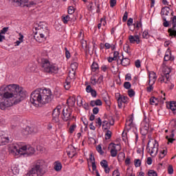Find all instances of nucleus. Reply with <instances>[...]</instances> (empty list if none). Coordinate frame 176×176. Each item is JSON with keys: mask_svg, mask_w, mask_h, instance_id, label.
<instances>
[{"mask_svg": "<svg viewBox=\"0 0 176 176\" xmlns=\"http://www.w3.org/2000/svg\"><path fill=\"white\" fill-rule=\"evenodd\" d=\"M26 94L23 87L16 84L2 86L0 88V96L2 98L0 102V109L5 111L10 107L20 104L26 97Z\"/></svg>", "mask_w": 176, "mask_h": 176, "instance_id": "nucleus-1", "label": "nucleus"}, {"mask_svg": "<svg viewBox=\"0 0 176 176\" xmlns=\"http://www.w3.org/2000/svg\"><path fill=\"white\" fill-rule=\"evenodd\" d=\"M53 97V94L50 89L38 88L32 92L30 95V102L34 107H39V104L45 105V104L52 102Z\"/></svg>", "mask_w": 176, "mask_h": 176, "instance_id": "nucleus-2", "label": "nucleus"}, {"mask_svg": "<svg viewBox=\"0 0 176 176\" xmlns=\"http://www.w3.org/2000/svg\"><path fill=\"white\" fill-rule=\"evenodd\" d=\"M9 152L13 156L22 155L23 156L27 157L34 155L35 153V148L30 145L21 146L20 144L14 143L10 145Z\"/></svg>", "mask_w": 176, "mask_h": 176, "instance_id": "nucleus-3", "label": "nucleus"}, {"mask_svg": "<svg viewBox=\"0 0 176 176\" xmlns=\"http://www.w3.org/2000/svg\"><path fill=\"white\" fill-rule=\"evenodd\" d=\"M47 171V164L45 160H37L29 171V176H43Z\"/></svg>", "mask_w": 176, "mask_h": 176, "instance_id": "nucleus-4", "label": "nucleus"}, {"mask_svg": "<svg viewBox=\"0 0 176 176\" xmlns=\"http://www.w3.org/2000/svg\"><path fill=\"white\" fill-rule=\"evenodd\" d=\"M41 66L44 72L47 74H58V67L54 64H50V61L46 58L41 59Z\"/></svg>", "mask_w": 176, "mask_h": 176, "instance_id": "nucleus-5", "label": "nucleus"}, {"mask_svg": "<svg viewBox=\"0 0 176 176\" xmlns=\"http://www.w3.org/2000/svg\"><path fill=\"white\" fill-rule=\"evenodd\" d=\"M75 116H72V109L70 108L63 109L62 110V119L64 122H71Z\"/></svg>", "mask_w": 176, "mask_h": 176, "instance_id": "nucleus-6", "label": "nucleus"}, {"mask_svg": "<svg viewBox=\"0 0 176 176\" xmlns=\"http://www.w3.org/2000/svg\"><path fill=\"white\" fill-rule=\"evenodd\" d=\"M146 151L148 153H150L151 156L155 157L156 155H157V152L159 151V143L155 140L153 143V146L149 147V142L148 143Z\"/></svg>", "mask_w": 176, "mask_h": 176, "instance_id": "nucleus-7", "label": "nucleus"}, {"mask_svg": "<svg viewBox=\"0 0 176 176\" xmlns=\"http://www.w3.org/2000/svg\"><path fill=\"white\" fill-rule=\"evenodd\" d=\"M61 106H57L52 112V120L55 123L60 122V115L61 114Z\"/></svg>", "mask_w": 176, "mask_h": 176, "instance_id": "nucleus-8", "label": "nucleus"}, {"mask_svg": "<svg viewBox=\"0 0 176 176\" xmlns=\"http://www.w3.org/2000/svg\"><path fill=\"white\" fill-rule=\"evenodd\" d=\"M12 2L14 3V5L15 6H21L22 8L24 7H30L32 5H34V2L31 1L30 3H28L29 0H10Z\"/></svg>", "mask_w": 176, "mask_h": 176, "instance_id": "nucleus-9", "label": "nucleus"}, {"mask_svg": "<svg viewBox=\"0 0 176 176\" xmlns=\"http://www.w3.org/2000/svg\"><path fill=\"white\" fill-rule=\"evenodd\" d=\"M149 131V120L144 119L141 124L140 133L142 135H146Z\"/></svg>", "mask_w": 176, "mask_h": 176, "instance_id": "nucleus-10", "label": "nucleus"}, {"mask_svg": "<svg viewBox=\"0 0 176 176\" xmlns=\"http://www.w3.org/2000/svg\"><path fill=\"white\" fill-rule=\"evenodd\" d=\"M47 35H49V30H46L45 33H43V32H36L34 38L36 42L41 43L43 39H45V36H47Z\"/></svg>", "mask_w": 176, "mask_h": 176, "instance_id": "nucleus-11", "label": "nucleus"}, {"mask_svg": "<svg viewBox=\"0 0 176 176\" xmlns=\"http://www.w3.org/2000/svg\"><path fill=\"white\" fill-rule=\"evenodd\" d=\"M116 146H120V145L115 143L109 144V148H111L110 153L112 157H116V156H118V149H116Z\"/></svg>", "mask_w": 176, "mask_h": 176, "instance_id": "nucleus-12", "label": "nucleus"}, {"mask_svg": "<svg viewBox=\"0 0 176 176\" xmlns=\"http://www.w3.org/2000/svg\"><path fill=\"white\" fill-rule=\"evenodd\" d=\"M76 100L78 107H82V105L84 109H86L87 111L89 110V103L85 102L83 104V99L82 97L78 96Z\"/></svg>", "mask_w": 176, "mask_h": 176, "instance_id": "nucleus-13", "label": "nucleus"}, {"mask_svg": "<svg viewBox=\"0 0 176 176\" xmlns=\"http://www.w3.org/2000/svg\"><path fill=\"white\" fill-rule=\"evenodd\" d=\"M129 41L130 43L134 44L137 43V45H140V42H141V40L140 39V36L138 35H130L129 36Z\"/></svg>", "mask_w": 176, "mask_h": 176, "instance_id": "nucleus-14", "label": "nucleus"}, {"mask_svg": "<svg viewBox=\"0 0 176 176\" xmlns=\"http://www.w3.org/2000/svg\"><path fill=\"white\" fill-rule=\"evenodd\" d=\"M10 139L9 137L5 135L0 136V146H3V145H8L10 142Z\"/></svg>", "mask_w": 176, "mask_h": 176, "instance_id": "nucleus-15", "label": "nucleus"}, {"mask_svg": "<svg viewBox=\"0 0 176 176\" xmlns=\"http://www.w3.org/2000/svg\"><path fill=\"white\" fill-rule=\"evenodd\" d=\"M117 96H118V107L120 108H122V102H126V101H127L128 98L126 96H120V94L119 93H117Z\"/></svg>", "mask_w": 176, "mask_h": 176, "instance_id": "nucleus-16", "label": "nucleus"}, {"mask_svg": "<svg viewBox=\"0 0 176 176\" xmlns=\"http://www.w3.org/2000/svg\"><path fill=\"white\" fill-rule=\"evenodd\" d=\"M119 60L120 61V64L122 65L123 67H127V65H130V59L128 58L122 57V59H120V56H118L117 63H119Z\"/></svg>", "mask_w": 176, "mask_h": 176, "instance_id": "nucleus-17", "label": "nucleus"}, {"mask_svg": "<svg viewBox=\"0 0 176 176\" xmlns=\"http://www.w3.org/2000/svg\"><path fill=\"white\" fill-rule=\"evenodd\" d=\"M162 71L164 74H166L165 78H166V80H170V74H171V69L167 65H165L164 66Z\"/></svg>", "mask_w": 176, "mask_h": 176, "instance_id": "nucleus-18", "label": "nucleus"}, {"mask_svg": "<svg viewBox=\"0 0 176 176\" xmlns=\"http://www.w3.org/2000/svg\"><path fill=\"white\" fill-rule=\"evenodd\" d=\"M25 131L26 134H35L38 131V128L36 126H28L25 129Z\"/></svg>", "mask_w": 176, "mask_h": 176, "instance_id": "nucleus-19", "label": "nucleus"}, {"mask_svg": "<svg viewBox=\"0 0 176 176\" xmlns=\"http://www.w3.org/2000/svg\"><path fill=\"white\" fill-rule=\"evenodd\" d=\"M162 17H166V16H168L170 14V8L168 7H164L161 10Z\"/></svg>", "mask_w": 176, "mask_h": 176, "instance_id": "nucleus-20", "label": "nucleus"}, {"mask_svg": "<svg viewBox=\"0 0 176 176\" xmlns=\"http://www.w3.org/2000/svg\"><path fill=\"white\" fill-rule=\"evenodd\" d=\"M67 153L69 157H71V159H72L73 157H75L77 155L75 147H72L71 151H67Z\"/></svg>", "mask_w": 176, "mask_h": 176, "instance_id": "nucleus-21", "label": "nucleus"}, {"mask_svg": "<svg viewBox=\"0 0 176 176\" xmlns=\"http://www.w3.org/2000/svg\"><path fill=\"white\" fill-rule=\"evenodd\" d=\"M174 56H171V52H166L164 61H174Z\"/></svg>", "mask_w": 176, "mask_h": 176, "instance_id": "nucleus-22", "label": "nucleus"}, {"mask_svg": "<svg viewBox=\"0 0 176 176\" xmlns=\"http://www.w3.org/2000/svg\"><path fill=\"white\" fill-rule=\"evenodd\" d=\"M54 168L55 171H61V168H63V164H61V162L56 161L54 163Z\"/></svg>", "mask_w": 176, "mask_h": 176, "instance_id": "nucleus-23", "label": "nucleus"}, {"mask_svg": "<svg viewBox=\"0 0 176 176\" xmlns=\"http://www.w3.org/2000/svg\"><path fill=\"white\" fill-rule=\"evenodd\" d=\"M156 74L153 72H151L149 74V80L153 82V85H155V82H156Z\"/></svg>", "mask_w": 176, "mask_h": 176, "instance_id": "nucleus-24", "label": "nucleus"}, {"mask_svg": "<svg viewBox=\"0 0 176 176\" xmlns=\"http://www.w3.org/2000/svg\"><path fill=\"white\" fill-rule=\"evenodd\" d=\"M76 102V99L75 98H69L67 100V103L69 104V107H74Z\"/></svg>", "mask_w": 176, "mask_h": 176, "instance_id": "nucleus-25", "label": "nucleus"}, {"mask_svg": "<svg viewBox=\"0 0 176 176\" xmlns=\"http://www.w3.org/2000/svg\"><path fill=\"white\" fill-rule=\"evenodd\" d=\"M102 127L103 130H109V129H111L110 124L107 120L102 122Z\"/></svg>", "mask_w": 176, "mask_h": 176, "instance_id": "nucleus-26", "label": "nucleus"}, {"mask_svg": "<svg viewBox=\"0 0 176 176\" xmlns=\"http://www.w3.org/2000/svg\"><path fill=\"white\" fill-rule=\"evenodd\" d=\"M71 19H72V18L69 15H65L62 16V21L64 23V24H68V22Z\"/></svg>", "mask_w": 176, "mask_h": 176, "instance_id": "nucleus-27", "label": "nucleus"}, {"mask_svg": "<svg viewBox=\"0 0 176 176\" xmlns=\"http://www.w3.org/2000/svg\"><path fill=\"white\" fill-rule=\"evenodd\" d=\"M168 32L170 36H172V38H173V36H176L175 28H171L168 29Z\"/></svg>", "mask_w": 176, "mask_h": 176, "instance_id": "nucleus-28", "label": "nucleus"}, {"mask_svg": "<svg viewBox=\"0 0 176 176\" xmlns=\"http://www.w3.org/2000/svg\"><path fill=\"white\" fill-rule=\"evenodd\" d=\"M141 19L140 21H137L135 23L133 24L134 28H136L137 30H140L142 27V22L141 21Z\"/></svg>", "mask_w": 176, "mask_h": 176, "instance_id": "nucleus-29", "label": "nucleus"}, {"mask_svg": "<svg viewBox=\"0 0 176 176\" xmlns=\"http://www.w3.org/2000/svg\"><path fill=\"white\" fill-rule=\"evenodd\" d=\"M125 158H126V154H124V153L121 152L118 154V162H122V160H124Z\"/></svg>", "mask_w": 176, "mask_h": 176, "instance_id": "nucleus-30", "label": "nucleus"}, {"mask_svg": "<svg viewBox=\"0 0 176 176\" xmlns=\"http://www.w3.org/2000/svg\"><path fill=\"white\" fill-rule=\"evenodd\" d=\"M92 72H96L98 69V64L96 62H94L91 66Z\"/></svg>", "mask_w": 176, "mask_h": 176, "instance_id": "nucleus-31", "label": "nucleus"}, {"mask_svg": "<svg viewBox=\"0 0 176 176\" xmlns=\"http://www.w3.org/2000/svg\"><path fill=\"white\" fill-rule=\"evenodd\" d=\"M103 100H104L106 105H107V107H111V100H109V96H104Z\"/></svg>", "mask_w": 176, "mask_h": 176, "instance_id": "nucleus-32", "label": "nucleus"}, {"mask_svg": "<svg viewBox=\"0 0 176 176\" xmlns=\"http://www.w3.org/2000/svg\"><path fill=\"white\" fill-rule=\"evenodd\" d=\"M153 90V82L151 84V80H148V87L146 88V91L151 93Z\"/></svg>", "mask_w": 176, "mask_h": 176, "instance_id": "nucleus-33", "label": "nucleus"}, {"mask_svg": "<svg viewBox=\"0 0 176 176\" xmlns=\"http://www.w3.org/2000/svg\"><path fill=\"white\" fill-rule=\"evenodd\" d=\"M167 155V148L160 151V159H163Z\"/></svg>", "mask_w": 176, "mask_h": 176, "instance_id": "nucleus-34", "label": "nucleus"}, {"mask_svg": "<svg viewBox=\"0 0 176 176\" xmlns=\"http://www.w3.org/2000/svg\"><path fill=\"white\" fill-rule=\"evenodd\" d=\"M9 171H12V174H14V175H16V174H19V168H17V167L14 166L10 168Z\"/></svg>", "mask_w": 176, "mask_h": 176, "instance_id": "nucleus-35", "label": "nucleus"}, {"mask_svg": "<svg viewBox=\"0 0 176 176\" xmlns=\"http://www.w3.org/2000/svg\"><path fill=\"white\" fill-rule=\"evenodd\" d=\"M87 9L89 10V12H93V10H94L93 2H89V4H87Z\"/></svg>", "mask_w": 176, "mask_h": 176, "instance_id": "nucleus-36", "label": "nucleus"}, {"mask_svg": "<svg viewBox=\"0 0 176 176\" xmlns=\"http://www.w3.org/2000/svg\"><path fill=\"white\" fill-rule=\"evenodd\" d=\"M105 140H111V137H112V132L109 130H107L105 135Z\"/></svg>", "mask_w": 176, "mask_h": 176, "instance_id": "nucleus-37", "label": "nucleus"}, {"mask_svg": "<svg viewBox=\"0 0 176 176\" xmlns=\"http://www.w3.org/2000/svg\"><path fill=\"white\" fill-rule=\"evenodd\" d=\"M169 108L171 109V111H175L176 110V102L173 101L170 102L169 104Z\"/></svg>", "mask_w": 176, "mask_h": 176, "instance_id": "nucleus-38", "label": "nucleus"}, {"mask_svg": "<svg viewBox=\"0 0 176 176\" xmlns=\"http://www.w3.org/2000/svg\"><path fill=\"white\" fill-rule=\"evenodd\" d=\"M100 166L103 168H107V167H108V162L105 160H102L100 162Z\"/></svg>", "mask_w": 176, "mask_h": 176, "instance_id": "nucleus-39", "label": "nucleus"}, {"mask_svg": "<svg viewBox=\"0 0 176 176\" xmlns=\"http://www.w3.org/2000/svg\"><path fill=\"white\" fill-rule=\"evenodd\" d=\"M156 101H157V99L153 96L150 98V104L151 105H157V103H156Z\"/></svg>", "mask_w": 176, "mask_h": 176, "instance_id": "nucleus-40", "label": "nucleus"}, {"mask_svg": "<svg viewBox=\"0 0 176 176\" xmlns=\"http://www.w3.org/2000/svg\"><path fill=\"white\" fill-rule=\"evenodd\" d=\"M96 151L100 153V155H104V151H102L101 145L99 144L96 146Z\"/></svg>", "mask_w": 176, "mask_h": 176, "instance_id": "nucleus-41", "label": "nucleus"}, {"mask_svg": "<svg viewBox=\"0 0 176 176\" xmlns=\"http://www.w3.org/2000/svg\"><path fill=\"white\" fill-rule=\"evenodd\" d=\"M162 20H164V23H163L164 27H168V25H170V23L168 21H167V18L166 16H163Z\"/></svg>", "mask_w": 176, "mask_h": 176, "instance_id": "nucleus-42", "label": "nucleus"}, {"mask_svg": "<svg viewBox=\"0 0 176 176\" xmlns=\"http://www.w3.org/2000/svg\"><path fill=\"white\" fill-rule=\"evenodd\" d=\"M20 37L19 38V41H16V46H19V45H20V43H21V42H23V39H24V36H23V34H19Z\"/></svg>", "mask_w": 176, "mask_h": 176, "instance_id": "nucleus-43", "label": "nucleus"}, {"mask_svg": "<svg viewBox=\"0 0 176 176\" xmlns=\"http://www.w3.org/2000/svg\"><path fill=\"white\" fill-rule=\"evenodd\" d=\"M142 38H144V39H148L149 38V33L148 32V30H144L143 32Z\"/></svg>", "mask_w": 176, "mask_h": 176, "instance_id": "nucleus-44", "label": "nucleus"}, {"mask_svg": "<svg viewBox=\"0 0 176 176\" xmlns=\"http://www.w3.org/2000/svg\"><path fill=\"white\" fill-rule=\"evenodd\" d=\"M160 82L162 83H167L168 82V80H167V78H166V74L162 76V77L160 78Z\"/></svg>", "mask_w": 176, "mask_h": 176, "instance_id": "nucleus-45", "label": "nucleus"}, {"mask_svg": "<svg viewBox=\"0 0 176 176\" xmlns=\"http://www.w3.org/2000/svg\"><path fill=\"white\" fill-rule=\"evenodd\" d=\"M75 129H76V124H72L69 127V132L70 133V134H72V133H74V131H75Z\"/></svg>", "mask_w": 176, "mask_h": 176, "instance_id": "nucleus-46", "label": "nucleus"}, {"mask_svg": "<svg viewBox=\"0 0 176 176\" xmlns=\"http://www.w3.org/2000/svg\"><path fill=\"white\" fill-rule=\"evenodd\" d=\"M67 12L69 14H74L75 13V8L73 6H69Z\"/></svg>", "mask_w": 176, "mask_h": 176, "instance_id": "nucleus-47", "label": "nucleus"}, {"mask_svg": "<svg viewBox=\"0 0 176 176\" xmlns=\"http://www.w3.org/2000/svg\"><path fill=\"white\" fill-rule=\"evenodd\" d=\"M65 57L66 58H71V53H69V51L68 50V48L65 47Z\"/></svg>", "mask_w": 176, "mask_h": 176, "instance_id": "nucleus-48", "label": "nucleus"}, {"mask_svg": "<svg viewBox=\"0 0 176 176\" xmlns=\"http://www.w3.org/2000/svg\"><path fill=\"white\" fill-rule=\"evenodd\" d=\"M148 176H157V173H156V171H155L153 170H150L148 172Z\"/></svg>", "mask_w": 176, "mask_h": 176, "instance_id": "nucleus-49", "label": "nucleus"}, {"mask_svg": "<svg viewBox=\"0 0 176 176\" xmlns=\"http://www.w3.org/2000/svg\"><path fill=\"white\" fill-rule=\"evenodd\" d=\"M124 87L126 89V90H129V89L131 87V83H130V82H125L124 83Z\"/></svg>", "mask_w": 176, "mask_h": 176, "instance_id": "nucleus-50", "label": "nucleus"}, {"mask_svg": "<svg viewBox=\"0 0 176 176\" xmlns=\"http://www.w3.org/2000/svg\"><path fill=\"white\" fill-rule=\"evenodd\" d=\"M91 85H93V86H96V85H97V83H98V81L97 79H96V78L91 77Z\"/></svg>", "mask_w": 176, "mask_h": 176, "instance_id": "nucleus-51", "label": "nucleus"}, {"mask_svg": "<svg viewBox=\"0 0 176 176\" xmlns=\"http://www.w3.org/2000/svg\"><path fill=\"white\" fill-rule=\"evenodd\" d=\"M64 87H65V90H69V89L71 87V82L66 80V82H65Z\"/></svg>", "mask_w": 176, "mask_h": 176, "instance_id": "nucleus-52", "label": "nucleus"}, {"mask_svg": "<svg viewBox=\"0 0 176 176\" xmlns=\"http://www.w3.org/2000/svg\"><path fill=\"white\" fill-rule=\"evenodd\" d=\"M135 166V167H140L141 166V160H134Z\"/></svg>", "mask_w": 176, "mask_h": 176, "instance_id": "nucleus-53", "label": "nucleus"}, {"mask_svg": "<svg viewBox=\"0 0 176 176\" xmlns=\"http://www.w3.org/2000/svg\"><path fill=\"white\" fill-rule=\"evenodd\" d=\"M168 173L171 175L174 173V168L172 165H169L168 167Z\"/></svg>", "mask_w": 176, "mask_h": 176, "instance_id": "nucleus-54", "label": "nucleus"}, {"mask_svg": "<svg viewBox=\"0 0 176 176\" xmlns=\"http://www.w3.org/2000/svg\"><path fill=\"white\" fill-rule=\"evenodd\" d=\"M128 96L129 97H134V96H135V92L133 89H129L128 91Z\"/></svg>", "mask_w": 176, "mask_h": 176, "instance_id": "nucleus-55", "label": "nucleus"}, {"mask_svg": "<svg viewBox=\"0 0 176 176\" xmlns=\"http://www.w3.org/2000/svg\"><path fill=\"white\" fill-rule=\"evenodd\" d=\"M96 124H98L99 127H101V126H102V121L101 120L100 118H98L96 120Z\"/></svg>", "mask_w": 176, "mask_h": 176, "instance_id": "nucleus-56", "label": "nucleus"}, {"mask_svg": "<svg viewBox=\"0 0 176 176\" xmlns=\"http://www.w3.org/2000/svg\"><path fill=\"white\" fill-rule=\"evenodd\" d=\"M172 20V28H175L176 27V16H174L173 18H171Z\"/></svg>", "mask_w": 176, "mask_h": 176, "instance_id": "nucleus-57", "label": "nucleus"}, {"mask_svg": "<svg viewBox=\"0 0 176 176\" xmlns=\"http://www.w3.org/2000/svg\"><path fill=\"white\" fill-rule=\"evenodd\" d=\"M127 17H129V13L127 12V11H126L124 14V16L122 17V21L124 23L126 21H127Z\"/></svg>", "mask_w": 176, "mask_h": 176, "instance_id": "nucleus-58", "label": "nucleus"}, {"mask_svg": "<svg viewBox=\"0 0 176 176\" xmlns=\"http://www.w3.org/2000/svg\"><path fill=\"white\" fill-rule=\"evenodd\" d=\"M71 68L72 71L78 69V63H74L71 64Z\"/></svg>", "mask_w": 176, "mask_h": 176, "instance_id": "nucleus-59", "label": "nucleus"}, {"mask_svg": "<svg viewBox=\"0 0 176 176\" xmlns=\"http://www.w3.org/2000/svg\"><path fill=\"white\" fill-rule=\"evenodd\" d=\"M8 30H9V27L3 28L0 31V34L4 35V34H6V32H8Z\"/></svg>", "mask_w": 176, "mask_h": 176, "instance_id": "nucleus-60", "label": "nucleus"}, {"mask_svg": "<svg viewBox=\"0 0 176 176\" xmlns=\"http://www.w3.org/2000/svg\"><path fill=\"white\" fill-rule=\"evenodd\" d=\"M127 126L129 127H133V118H130L128 121H126Z\"/></svg>", "mask_w": 176, "mask_h": 176, "instance_id": "nucleus-61", "label": "nucleus"}, {"mask_svg": "<svg viewBox=\"0 0 176 176\" xmlns=\"http://www.w3.org/2000/svg\"><path fill=\"white\" fill-rule=\"evenodd\" d=\"M94 90L91 85H87L86 87L87 93H91V91Z\"/></svg>", "mask_w": 176, "mask_h": 176, "instance_id": "nucleus-62", "label": "nucleus"}, {"mask_svg": "<svg viewBox=\"0 0 176 176\" xmlns=\"http://www.w3.org/2000/svg\"><path fill=\"white\" fill-rule=\"evenodd\" d=\"M116 5V0H110V7L113 8Z\"/></svg>", "mask_w": 176, "mask_h": 176, "instance_id": "nucleus-63", "label": "nucleus"}, {"mask_svg": "<svg viewBox=\"0 0 176 176\" xmlns=\"http://www.w3.org/2000/svg\"><path fill=\"white\" fill-rule=\"evenodd\" d=\"M113 176H120V173H119V170H113Z\"/></svg>", "mask_w": 176, "mask_h": 176, "instance_id": "nucleus-64", "label": "nucleus"}]
</instances>
